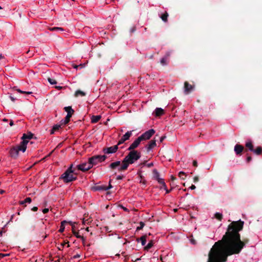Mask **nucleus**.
I'll list each match as a JSON object with an SVG mask.
<instances>
[{"label":"nucleus","mask_w":262,"mask_h":262,"mask_svg":"<svg viewBox=\"0 0 262 262\" xmlns=\"http://www.w3.org/2000/svg\"><path fill=\"white\" fill-rule=\"evenodd\" d=\"M244 222H233L222 239L215 243L209 254L208 262H226L228 256L239 253L245 246L241 240L239 231L243 227Z\"/></svg>","instance_id":"obj_1"},{"label":"nucleus","mask_w":262,"mask_h":262,"mask_svg":"<svg viewBox=\"0 0 262 262\" xmlns=\"http://www.w3.org/2000/svg\"><path fill=\"white\" fill-rule=\"evenodd\" d=\"M128 154L124 158L122 161V164L118 168L119 171L126 170L129 164H132L137 161L141 157V154L137 150H130Z\"/></svg>","instance_id":"obj_2"},{"label":"nucleus","mask_w":262,"mask_h":262,"mask_svg":"<svg viewBox=\"0 0 262 262\" xmlns=\"http://www.w3.org/2000/svg\"><path fill=\"white\" fill-rule=\"evenodd\" d=\"M73 164H71L68 169L62 174L61 178L66 183H69L75 180L77 177L74 174V170L72 169Z\"/></svg>","instance_id":"obj_3"},{"label":"nucleus","mask_w":262,"mask_h":262,"mask_svg":"<svg viewBox=\"0 0 262 262\" xmlns=\"http://www.w3.org/2000/svg\"><path fill=\"white\" fill-rule=\"evenodd\" d=\"M106 159V156L105 155H97L94 156L90 158L89 162L91 163L92 166L93 167L94 165H96L99 163H101Z\"/></svg>","instance_id":"obj_4"},{"label":"nucleus","mask_w":262,"mask_h":262,"mask_svg":"<svg viewBox=\"0 0 262 262\" xmlns=\"http://www.w3.org/2000/svg\"><path fill=\"white\" fill-rule=\"evenodd\" d=\"M155 131L154 129H150L145 132L144 133L139 136V138L141 139L142 141L144 140H147L149 139L151 137L155 134Z\"/></svg>","instance_id":"obj_5"},{"label":"nucleus","mask_w":262,"mask_h":262,"mask_svg":"<svg viewBox=\"0 0 262 262\" xmlns=\"http://www.w3.org/2000/svg\"><path fill=\"white\" fill-rule=\"evenodd\" d=\"M77 167L78 170H81L82 171H85L91 169L92 167V166L89 160L88 162H84L78 165L77 166Z\"/></svg>","instance_id":"obj_6"},{"label":"nucleus","mask_w":262,"mask_h":262,"mask_svg":"<svg viewBox=\"0 0 262 262\" xmlns=\"http://www.w3.org/2000/svg\"><path fill=\"white\" fill-rule=\"evenodd\" d=\"M119 145H116L113 146H111L107 148H104L103 149V151L104 154H110L115 153L118 149Z\"/></svg>","instance_id":"obj_7"},{"label":"nucleus","mask_w":262,"mask_h":262,"mask_svg":"<svg viewBox=\"0 0 262 262\" xmlns=\"http://www.w3.org/2000/svg\"><path fill=\"white\" fill-rule=\"evenodd\" d=\"M133 130L127 132L119 140L118 143V145H120L123 143L126 140H128L132 135V132Z\"/></svg>","instance_id":"obj_8"},{"label":"nucleus","mask_w":262,"mask_h":262,"mask_svg":"<svg viewBox=\"0 0 262 262\" xmlns=\"http://www.w3.org/2000/svg\"><path fill=\"white\" fill-rule=\"evenodd\" d=\"M153 178L156 180L160 184H164V179L160 178V174L157 169H154L152 170Z\"/></svg>","instance_id":"obj_9"},{"label":"nucleus","mask_w":262,"mask_h":262,"mask_svg":"<svg viewBox=\"0 0 262 262\" xmlns=\"http://www.w3.org/2000/svg\"><path fill=\"white\" fill-rule=\"evenodd\" d=\"M142 140L139 137L137 138L129 146L128 148V150H133L136 148L140 144Z\"/></svg>","instance_id":"obj_10"},{"label":"nucleus","mask_w":262,"mask_h":262,"mask_svg":"<svg viewBox=\"0 0 262 262\" xmlns=\"http://www.w3.org/2000/svg\"><path fill=\"white\" fill-rule=\"evenodd\" d=\"M28 143V140H23V141L20 143V144L16 146V147L19 151H22L23 152H25L26 150L27 144Z\"/></svg>","instance_id":"obj_11"},{"label":"nucleus","mask_w":262,"mask_h":262,"mask_svg":"<svg viewBox=\"0 0 262 262\" xmlns=\"http://www.w3.org/2000/svg\"><path fill=\"white\" fill-rule=\"evenodd\" d=\"M193 86L189 84L187 81L184 83V93L186 95L188 94L192 91Z\"/></svg>","instance_id":"obj_12"},{"label":"nucleus","mask_w":262,"mask_h":262,"mask_svg":"<svg viewBox=\"0 0 262 262\" xmlns=\"http://www.w3.org/2000/svg\"><path fill=\"white\" fill-rule=\"evenodd\" d=\"M111 187V185H110L109 187L104 186H95L93 187L92 189L94 191L107 190Z\"/></svg>","instance_id":"obj_13"},{"label":"nucleus","mask_w":262,"mask_h":262,"mask_svg":"<svg viewBox=\"0 0 262 262\" xmlns=\"http://www.w3.org/2000/svg\"><path fill=\"white\" fill-rule=\"evenodd\" d=\"M19 150L16 147H14L11 149L10 154L13 158H16L18 155Z\"/></svg>","instance_id":"obj_14"},{"label":"nucleus","mask_w":262,"mask_h":262,"mask_svg":"<svg viewBox=\"0 0 262 262\" xmlns=\"http://www.w3.org/2000/svg\"><path fill=\"white\" fill-rule=\"evenodd\" d=\"M121 162L120 161H117L115 162L112 163L110 165L109 167L111 169H115L117 168L118 169L121 166Z\"/></svg>","instance_id":"obj_15"},{"label":"nucleus","mask_w":262,"mask_h":262,"mask_svg":"<svg viewBox=\"0 0 262 262\" xmlns=\"http://www.w3.org/2000/svg\"><path fill=\"white\" fill-rule=\"evenodd\" d=\"M243 146L239 144H236L234 146V151L237 155L240 154L243 151Z\"/></svg>","instance_id":"obj_16"},{"label":"nucleus","mask_w":262,"mask_h":262,"mask_svg":"<svg viewBox=\"0 0 262 262\" xmlns=\"http://www.w3.org/2000/svg\"><path fill=\"white\" fill-rule=\"evenodd\" d=\"M156 146V140H151L149 144L147 145V149L148 151L150 150L152 148Z\"/></svg>","instance_id":"obj_17"},{"label":"nucleus","mask_w":262,"mask_h":262,"mask_svg":"<svg viewBox=\"0 0 262 262\" xmlns=\"http://www.w3.org/2000/svg\"><path fill=\"white\" fill-rule=\"evenodd\" d=\"M156 116H160L164 114V110L160 107H157L155 111Z\"/></svg>","instance_id":"obj_18"},{"label":"nucleus","mask_w":262,"mask_h":262,"mask_svg":"<svg viewBox=\"0 0 262 262\" xmlns=\"http://www.w3.org/2000/svg\"><path fill=\"white\" fill-rule=\"evenodd\" d=\"M33 134L29 132V133H28L27 134H24L21 138L23 140H27V139H32L33 137Z\"/></svg>","instance_id":"obj_19"},{"label":"nucleus","mask_w":262,"mask_h":262,"mask_svg":"<svg viewBox=\"0 0 262 262\" xmlns=\"http://www.w3.org/2000/svg\"><path fill=\"white\" fill-rule=\"evenodd\" d=\"M169 55L167 54L165 56L162 58L160 60V63L163 66H165L167 64L168 58Z\"/></svg>","instance_id":"obj_20"},{"label":"nucleus","mask_w":262,"mask_h":262,"mask_svg":"<svg viewBox=\"0 0 262 262\" xmlns=\"http://www.w3.org/2000/svg\"><path fill=\"white\" fill-rule=\"evenodd\" d=\"M245 146L247 148L249 149V150L251 151H253L254 148H253V145L252 144V142L250 140L247 141L246 143Z\"/></svg>","instance_id":"obj_21"},{"label":"nucleus","mask_w":262,"mask_h":262,"mask_svg":"<svg viewBox=\"0 0 262 262\" xmlns=\"http://www.w3.org/2000/svg\"><path fill=\"white\" fill-rule=\"evenodd\" d=\"M60 128H61L60 125H59V124L55 125L53 127L52 129L51 130L50 134H54L56 132L58 131Z\"/></svg>","instance_id":"obj_22"},{"label":"nucleus","mask_w":262,"mask_h":262,"mask_svg":"<svg viewBox=\"0 0 262 262\" xmlns=\"http://www.w3.org/2000/svg\"><path fill=\"white\" fill-rule=\"evenodd\" d=\"M101 116L99 115L92 116L91 118V122L93 123H97L100 119Z\"/></svg>","instance_id":"obj_23"},{"label":"nucleus","mask_w":262,"mask_h":262,"mask_svg":"<svg viewBox=\"0 0 262 262\" xmlns=\"http://www.w3.org/2000/svg\"><path fill=\"white\" fill-rule=\"evenodd\" d=\"M252 152L257 155H259L262 153V148L258 146L255 149H254Z\"/></svg>","instance_id":"obj_24"},{"label":"nucleus","mask_w":262,"mask_h":262,"mask_svg":"<svg viewBox=\"0 0 262 262\" xmlns=\"http://www.w3.org/2000/svg\"><path fill=\"white\" fill-rule=\"evenodd\" d=\"M168 16V13L167 12H165L164 13L162 14L161 15L160 17L163 21L167 22Z\"/></svg>","instance_id":"obj_25"},{"label":"nucleus","mask_w":262,"mask_h":262,"mask_svg":"<svg viewBox=\"0 0 262 262\" xmlns=\"http://www.w3.org/2000/svg\"><path fill=\"white\" fill-rule=\"evenodd\" d=\"M65 111L67 112L68 114L73 115L74 110L72 108L71 106H66L64 108Z\"/></svg>","instance_id":"obj_26"},{"label":"nucleus","mask_w":262,"mask_h":262,"mask_svg":"<svg viewBox=\"0 0 262 262\" xmlns=\"http://www.w3.org/2000/svg\"><path fill=\"white\" fill-rule=\"evenodd\" d=\"M85 95V93L84 92L81 91L80 90H77L75 93V97H78L79 96H84Z\"/></svg>","instance_id":"obj_27"},{"label":"nucleus","mask_w":262,"mask_h":262,"mask_svg":"<svg viewBox=\"0 0 262 262\" xmlns=\"http://www.w3.org/2000/svg\"><path fill=\"white\" fill-rule=\"evenodd\" d=\"M66 223H67V222L65 221L61 222L60 229H59V232L60 233H62L64 231V229H65L64 224Z\"/></svg>","instance_id":"obj_28"},{"label":"nucleus","mask_w":262,"mask_h":262,"mask_svg":"<svg viewBox=\"0 0 262 262\" xmlns=\"http://www.w3.org/2000/svg\"><path fill=\"white\" fill-rule=\"evenodd\" d=\"M31 199L30 198H27L26 199H25L23 201H21L19 202V204L20 205H24L25 204V203H30L31 202Z\"/></svg>","instance_id":"obj_29"},{"label":"nucleus","mask_w":262,"mask_h":262,"mask_svg":"<svg viewBox=\"0 0 262 262\" xmlns=\"http://www.w3.org/2000/svg\"><path fill=\"white\" fill-rule=\"evenodd\" d=\"M73 234L78 238L84 239V238L82 236L80 235L78 232H76L75 230H73Z\"/></svg>","instance_id":"obj_30"},{"label":"nucleus","mask_w":262,"mask_h":262,"mask_svg":"<svg viewBox=\"0 0 262 262\" xmlns=\"http://www.w3.org/2000/svg\"><path fill=\"white\" fill-rule=\"evenodd\" d=\"M214 217L219 221H221L223 217L222 214L220 212H216L214 214Z\"/></svg>","instance_id":"obj_31"},{"label":"nucleus","mask_w":262,"mask_h":262,"mask_svg":"<svg viewBox=\"0 0 262 262\" xmlns=\"http://www.w3.org/2000/svg\"><path fill=\"white\" fill-rule=\"evenodd\" d=\"M50 30L54 31H63L64 29L61 27H52L50 28Z\"/></svg>","instance_id":"obj_32"},{"label":"nucleus","mask_w":262,"mask_h":262,"mask_svg":"<svg viewBox=\"0 0 262 262\" xmlns=\"http://www.w3.org/2000/svg\"><path fill=\"white\" fill-rule=\"evenodd\" d=\"M140 241H141L142 246H144L146 243V239L145 236H142L140 237Z\"/></svg>","instance_id":"obj_33"},{"label":"nucleus","mask_w":262,"mask_h":262,"mask_svg":"<svg viewBox=\"0 0 262 262\" xmlns=\"http://www.w3.org/2000/svg\"><path fill=\"white\" fill-rule=\"evenodd\" d=\"M66 244H67V247H70V245H69V242H63L62 244H61L60 247H58V250H62V248H63V247L64 246V245Z\"/></svg>","instance_id":"obj_34"},{"label":"nucleus","mask_w":262,"mask_h":262,"mask_svg":"<svg viewBox=\"0 0 262 262\" xmlns=\"http://www.w3.org/2000/svg\"><path fill=\"white\" fill-rule=\"evenodd\" d=\"M153 246V242L152 241H150L148 244L145 247V249L148 250L150 249Z\"/></svg>","instance_id":"obj_35"},{"label":"nucleus","mask_w":262,"mask_h":262,"mask_svg":"<svg viewBox=\"0 0 262 262\" xmlns=\"http://www.w3.org/2000/svg\"><path fill=\"white\" fill-rule=\"evenodd\" d=\"M48 81L51 84H55L57 83V82L55 80L52 79L51 78H48Z\"/></svg>","instance_id":"obj_36"},{"label":"nucleus","mask_w":262,"mask_h":262,"mask_svg":"<svg viewBox=\"0 0 262 262\" xmlns=\"http://www.w3.org/2000/svg\"><path fill=\"white\" fill-rule=\"evenodd\" d=\"M17 91L21 94H32L31 92L23 91L20 90V89H17Z\"/></svg>","instance_id":"obj_37"},{"label":"nucleus","mask_w":262,"mask_h":262,"mask_svg":"<svg viewBox=\"0 0 262 262\" xmlns=\"http://www.w3.org/2000/svg\"><path fill=\"white\" fill-rule=\"evenodd\" d=\"M140 226L137 227V230L141 229L144 226V224L143 222H140Z\"/></svg>","instance_id":"obj_38"},{"label":"nucleus","mask_w":262,"mask_h":262,"mask_svg":"<svg viewBox=\"0 0 262 262\" xmlns=\"http://www.w3.org/2000/svg\"><path fill=\"white\" fill-rule=\"evenodd\" d=\"M136 30V27L135 26H133L130 29V33H134Z\"/></svg>","instance_id":"obj_39"},{"label":"nucleus","mask_w":262,"mask_h":262,"mask_svg":"<svg viewBox=\"0 0 262 262\" xmlns=\"http://www.w3.org/2000/svg\"><path fill=\"white\" fill-rule=\"evenodd\" d=\"M183 176H185V173L182 172V171H180L179 173V176L182 178V179H184V178L183 177Z\"/></svg>","instance_id":"obj_40"},{"label":"nucleus","mask_w":262,"mask_h":262,"mask_svg":"<svg viewBox=\"0 0 262 262\" xmlns=\"http://www.w3.org/2000/svg\"><path fill=\"white\" fill-rule=\"evenodd\" d=\"M42 212L45 214L49 212V209L48 208H45L42 210Z\"/></svg>","instance_id":"obj_41"},{"label":"nucleus","mask_w":262,"mask_h":262,"mask_svg":"<svg viewBox=\"0 0 262 262\" xmlns=\"http://www.w3.org/2000/svg\"><path fill=\"white\" fill-rule=\"evenodd\" d=\"M162 185L161 186V188H163L164 190H166V184L164 182V184H161Z\"/></svg>","instance_id":"obj_42"},{"label":"nucleus","mask_w":262,"mask_h":262,"mask_svg":"<svg viewBox=\"0 0 262 262\" xmlns=\"http://www.w3.org/2000/svg\"><path fill=\"white\" fill-rule=\"evenodd\" d=\"M153 165H154L153 163H148V164H146V166H147L148 167H149V168H150V167H151L153 166Z\"/></svg>","instance_id":"obj_43"},{"label":"nucleus","mask_w":262,"mask_h":262,"mask_svg":"<svg viewBox=\"0 0 262 262\" xmlns=\"http://www.w3.org/2000/svg\"><path fill=\"white\" fill-rule=\"evenodd\" d=\"M199 181V177L196 176L195 177H194L193 178V181L194 182H196Z\"/></svg>","instance_id":"obj_44"},{"label":"nucleus","mask_w":262,"mask_h":262,"mask_svg":"<svg viewBox=\"0 0 262 262\" xmlns=\"http://www.w3.org/2000/svg\"><path fill=\"white\" fill-rule=\"evenodd\" d=\"M193 165L195 167H196L198 166L197 161L196 160H194L193 161Z\"/></svg>","instance_id":"obj_45"},{"label":"nucleus","mask_w":262,"mask_h":262,"mask_svg":"<svg viewBox=\"0 0 262 262\" xmlns=\"http://www.w3.org/2000/svg\"><path fill=\"white\" fill-rule=\"evenodd\" d=\"M251 160H252V158H251V157H250V156H248V157L247 158V162H249Z\"/></svg>","instance_id":"obj_46"},{"label":"nucleus","mask_w":262,"mask_h":262,"mask_svg":"<svg viewBox=\"0 0 262 262\" xmlns=\"http://www.w3.org/2000/svg\"><path fill=\"white\" fill-rule=\"evenodd\" d=\"M70 118L68 117V116H66V119H65V122H66V123H68L69 121Z\"/></svg>","instance_id":"obj_47"},{"label":"nucleus","mask_w":262,"mask_h":262,"mask_svg":"<svg viewBox=\"0 0 262 262\" xmlns=\"http://www.w3.org/2000/svg\"><path fill=\"white\" fill-rule=\"evenodd\" d=\"M38 210V208L37 207H33L32 208V210L33 211H36Z\"/></svg>","instance_id":"obj_48"},{"label":"nucleus","mask_w":262,"mask_h":262,"mask_svg":"<svg viewBox=\"0 0 262 262\" xmlns=\"http://www.w3.org/2000/svg\"><path fill=\"white\" fill-rule=\"evenodd\" d=\"M55 88L56 89H57L58 90H61L62 89V87L60 86H56Z\"/></svg>","instance_id":"obj_49"},{"label":"nucleus","mask_w":262,"mask_h":262,"mask_svg":"<svg viewBox=\"0 0 262 262\" xmlns=\"http://www.w3.org/2000/svg\"><path fill=\"white\" fill-rule=\"evenodd\" d=\"M122 178H123L122 176L119 175L117 177L116 179H117V180H121V179H122Z\"/></svg>","instance_id":"obj_50"},{"label":"nucleus","mask_w":262,"mask_h":262,"mask_svg":"<svg viewBox=\"0 0 262 262\" xmlns=\"http://www.w3.org/2000/svg\"><path fill=\"white\" fill-rule=\"evenodd\" d=\"M195 188H196V187H195V185H192L190 187V188L191 189H192V190H193V189H195Z\"/></svg>","instance_id":"obj_51"},{"label":"nucleus","mask_w":262,"mask_h":262,"mask_svg":"<svg viewBox=\"0 0 262 262\" xmlns=\"http://www.w3.org/2000/svg\"><path fill=\"white\" fill-rule=\"evenodd\" d=\"M165 137H164V136L161 137L160 138V142H162L163 141V140L165 139Z\"/></svg>","instance_id":"obj_52"},{"label":"nucleus","mask_w":262,"mask_h":262,"mask_svg":"<svg viewBox=\"0 0 262 262\" xmlns=\"http://www.w3.org/2000/svg\"><path fill=\"white\" fill-rule=\"evenodd\" d=\"M4 56L2 54H0V60L4 58Z\"/></svg>","instance_id":"obj_53"},{"label":"nucleus","mask_w":262,"mask_h":262,"mask_svg":"<svg viewBox=\"0 0 262 262\" xmlns=\"http://www.w3.org/2000/svg\"><path fill=\"white\" fill-rule=\"evenodd\" d=\"M10 126L13 125V121L12 120H11L9 123Z\"/></svg>","instance_id":"obj_54"},{"label":"nucleus","mask_w":262,"mask_h":262,"mask_svg":"<svg viewBox=\"0 0 262 262\" xmlns=\"http://www.w3.org/2000/svg\"><path fill=\"white\" fill-rule=\"evenodd\" d=\"M10 98L11 100L12 101H15V98H13V97H12V96H10Z\"/></svg>","instance_id":"obj_55"},{"label":"nucleus","mask_w":262,"mask_h":262,"mask_svg":"<svg viewBox=\"0 0 262 262\" xmlns=\"http://www.w3.org/2000/svg\"><path fill=\"white\" fill-rule=\"evenodd\" d=\"M80 257V255H79V254H77V255H75V256H74V258H78V257Z\"/></svg>","instance_id":"obj_56"},{"label":"nucleus","mask_w":262,"mask_h":262,"mask_svg":"<svg viewBox=\"0 0 262 262\" xmlns=\"http://www.w3.org/2000/svg\"><path fill=\"white\" fill-rule=\"evenodd\" d=\"M122 208H123V209L124 211H127V210H127V208H126L125 207H124L122 206Z\"/></svg>","instance_id":"obj_57"},{"label":"nucleus","mask_w":262,"mask_h":262,"mask_svg":"<svg viewBox=\"0 0 262 262\" xmlns=\"http://www.w3.org/2000/svg\"><path fill=\"white\" fill-rule=\"evenodd\" d=\"M72 115H70V114H68L67 115V116H68V117H69V118H71L72 117Z\"/></svg>","instance_id":"obj_58"},{"label":"nucleus","mask_w":262,"mask_h":262,"mask_svg":"<svg viewBox=\"0 0 262 262\" xmlns=\"http://www.w3.org/2000/svg\"><path fill=\"white\" fill-rule=\"evenodd\" d=\"M166 193H168L169 192H170V190H168L167 188H166Z\"/></svg>","instance_id":"obj_59"},{"label":"nucleus","mask_w":262,"mask_h":262,"mask_svg":"<svg viewBox=\"0 0 262 262\" xmlns=\"http://www.w3.org/2000/svg\"><path fill=\"white\" fill-rule=\"evenodd\" d=\"M174 179H175V178H174V177L173 176H171V179H172V180H174Z\"/></svg>","instance_id":"obj_60"},{"label":"nucleus","mask_w":262,"mask_h":262,"mask_svg":"<svg viewBox=\"0 0 262 262\" xmlns=\"http://www.w3.org/2000/svg\"><path fill=\"white\" fill-rule=\"evenodd\" d=\"M13 216H14V215H12V216H11V219H10V221H11V220H12V219H13Z\"/></svg>","instance_id":"obj_61"},{"label":"nucleus","mask_w":262,"mask_h":262,"mask_svg":"<svg viewBox=\"0 0 262 262\" xmlns=\"http://www.w3.org/2000/svg\"><path fill=\"white\" fill-rule=\"evenodd\" d=\"M3 121H6H6H7V119H3Z\"/></svg>","instance_id":"obj_62"},{"label":"nucleus","mask_w":262,"mask_h":262,"mask_svg":"<svg viewBox=\"0 0 262 262\" xmlns=\"http://www.w3.org/2000/svg\"><path fill=\"white\" fill-rule=\"evenodd\" d=\"M140 260V258H137V259H136V261H137V260Z\"/></svg>","instance_id":"obj_63"},{"label":"nucleus","mask_w":262,"mask_h":262,"mask_svg":"<svg viewBox=\"0 0 262 262\" xmlns=\"http://www.w3.org/2000/svg\"><path fill=\"white\" fill-rule=\"evenodd\" d=\"M3 192H4V191H3V190L0 191V193H2Z\"/></svg>","instance_id":"obj_64"}]
</instances>
